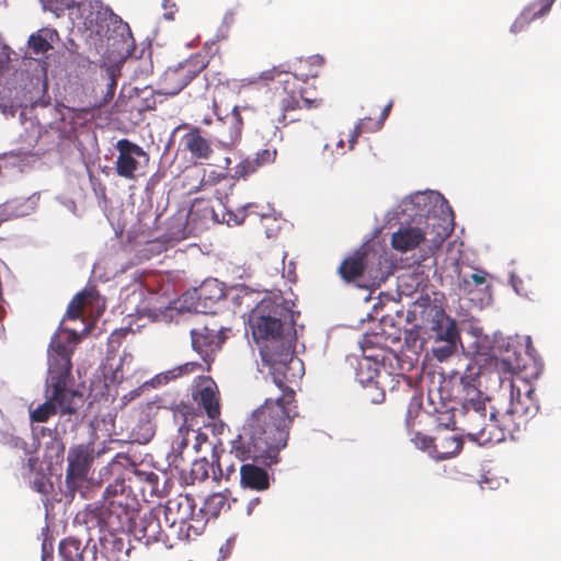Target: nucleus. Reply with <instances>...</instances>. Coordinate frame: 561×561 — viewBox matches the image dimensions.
I'll return each mask as SVG.
<instances>
[{
	"instance_id": "nucleus-53",
	"label": "nucleus",
	"mask_w": 561,
	"mask_h": 561,
	"mask_svg": "<svg viewBox=\"0 0 561 561\" xmlns=\"http://www.w3.org/2000/svg\"><path fill=\"white\" fill-rule=\"evenodd\" d=\"M115 90H116V80H115L114 76L111 75L108 77V82H107V88H106V93H105V96L103 100V104L110 102L113 99V96L115 94Z\"/></svg>"
},
{
	"instance_id": "nucleus-36",
	"label": "nucleus",
	"mask_w": 561,
	"mask_h": 561,
	"mask_svg": "<svg viewBox=\"0 0 561 561\" xmlns=\"http://www.w3.org/2000/svg\"><path fill=\"white\" fill-rule=\"evenodd\" d=\"M211 462L206 458L197 459L192 463L191 476L194 480L204 481L210 476Z\"/></svg>"
},
{
	"instance_id": "nucleus-64",
	"label": "nucleus",
	"mask_w": 561,
	"mask_h": 561,
	"mask_svg": "<svg viewBox=\"0 0 561 561\" xmlns=\"http://www.w3.org/2000/svg\"><path fill=\"white\" fill-rule=\"evenodd\" d=\"M154 403L153 402H147L145 404V407L148 409V410H151L153 408Z\"/></svg>"
},
{
	"instance_id": "nucleus-19",
	"label": "nucleus",
	"mask_w": 561,
	"mask_h": 561,
	"mask_svg": "<svg viewBox=\"0 0 561 561\" xmlns=\"http://www.w3.org/2000/svg\"><path fill=\"white\" fill-rule=\"evenodd\" d=\"M162 513L159 508L146 513L140 520V533L142 537L149 541H167L172 535L164 526Z\"/></svg>"
},
{
	"instance_id": "nucleus-48",
	"label": "nucleus",
	"mask_w": 561,
	"mask_h": 561,
	"mask_svg": "<svg viewBox=\"0 0 561 561\" xmlns=\"http://www.w3.org/2000/svg\"><path fill=\"white\" fill-rule=\"evenodd\" d=\"M230 121H231V123L237 125L234 135L231 136V140H234L236 138L240 137L241 125H242V117H241V114H240L238 107H233L231 115H230Z\"/></svg>"
},
{
	"instance_id": "nucleus-46",
	"label": "nucleus",
	"mask_w": 561,
	"mask_h": 561,
	"mask_svg": "<svg viewBox=\"0 0 561 561\" xmlns=\"http://www.w3.org/2000/svg\"><path fill=\"white\" fill-rule=\"evenodd\" d=\"M533 21L529 12H526L525 10L522 12V14L515 20V22L511 26V31L515 34L523 32L529 23Z\"/></svg>"
},
{
	"instance_id": "nucleus-27",
	"label": "nucleus",
	"mask_w": 561,
	"mask_h": 561,
	"mask_svg": "<svg viewBox=\"0 0 561 561\" xmlns=\"http://www.w3.org/2000/svg\"><path fill=\"white\" fill-rule=\"evenodd\" d=\"M188 220L192 222H201L203 225L211 222H220L222 218L216 213L209 202L204 198H195L188 211Z\"/></svg>"
},
{
	"instance_id": "nucleus-3",
	"label": "nucleus",
	"mask_w": 561,
	"mask_h": 561,
	"mask_svg": "<svg viewBox=\"0 0 561 561\" xmlns=\"http://www.w3.org/2000/svg\"><path fill=\"white\" fill-rule=\"evenodd\" d=\"M80 336L76 330L64 329L55 333L47 350L48 373L45 381L46 401L30 408L31 422L45 423L57 414H76L83 405V394L73 389L71 357Z\"/></svg>"
},
{
	"instance_id": "nucleus-4",
	"label": "nucleus",
	"mask_w": 561,
	"mask_h": 561,
	"mask_svg": "<svg viewBox=\"0 0 561 561\" xmlns=\"http://www.w3.org/2000/svg\"><path fill=\"white\" fill-rule=\"evenodd\" d=\"M138 502L130 494L124 480L116 479L103 492V504L88 507L82 512V519L88 528L98 527L101 531L131 533L138 514Z\"/></svg>"
},
{
	"instance_id": "nucleus-50",
	"label": "nucleus",
	"mask_w": 561,
	"mask_h": 561,
	"mask_svg": "<svg viewBox=\"0 0 561 561\" xmlns=\"http://www.w3.org/2000/svg\"><path fill=\"white\" fill-rule=\"evenodd\" d=\"M194 433V445L195 451H199L202 446L208 442V435L202 431H192Z\"/></svg>"
},
{
	"instance_id": "nucleus-21",
	"label": "nucleus",
	"mask_w": 561,
	"mask_h": 561,
	"mask_svg": "<svg viewBox=\"0 0 561 561\" xmlns=\"http://www.w3.org/2000/svg\"><path fill=\"white\" fill-rule=\"evenodd\" d=\"M231 457L233 455H230V449L226 453L224 449L219 451L217 447L213 448L211 477L215 481L230 480L231 477L237 476V466Z\"/></svg>"
},
{
	"instance_id": "nucleus-44",
	"label": "nucleus",
	"mask_w": 561,
	"mask_h": 561,
	"mask_svg": "<svg viewBox=\"0 0 561 561\" xmlns=\"http://www.w3.org/2000/svg\"><path fill=\"white\" fill-rule=\"evenodd\" d=\"M430 197L424 193H416L412 195L409 199V202L405 203V205H412L415 208H419V210H415V215L424 216V208L428 204Z\"/></svg>"
},
{
	"instance_id": "nucleus-5",
	"label": "nucleus",
	"mask_w": 561,
	"mask_h": 561,
	"mask_svg": "<svg viewBox=\"0 0 561 561\" xmlns=\"http://www.w3.org/2000/svg\"><path fill=\"white\" fill-rule=\"evenodd\" d=\"M419 321L415 327H424L433 332L437 345L432 348L434 357L443 362L447 359L455 351L459 332L457 323L445 310L432 302L430 298L416 300L409 310L408 320Z\"/></svg>"
},
{
	"instance_id": "nucleus-10",
	"label": "nucleus",
	"mask_w": 561,
	"mask_h": 561,
	"mask_svg": "<svg viewBox=\"0 0 561 561\" xmlns=\"http://www.w3.org/2000/svg\"><path fill=\"white\" fill-rule=\"evenodd\" d=\"M45 11L53 12L56 16L64 14L66 10L77 7L84 24L89 27L100 26L115 16L111 8L99 0H39Z\"/></svg>"
},
{
	"instance_id": "nucleus-2",
	"label": "nucleus",
	"mask_w": 561,
	"mask_h": 561,
	"mask_svg": "<svg viewBox=\"0 0 561 561\" xmlns=\"http://www.w3.org/2000/svg\"><path fill=\"white\" fill-rule=\"evenodd\" d=\"M275 399H266L228 442L230 455L244 462L263 461L271 466L278 461V454L287 445L288 428L295 411V390L279 389Z\"/></svg>"
},
{
	"instance_id": "nucleus-40",
	"label": "nucleus",
	"mask_w": 561,
	"mask_h": 561,
	"mask_svg": "<svg viewBox=\"0 0 561 561\" xmlns=\"http://www.w3.org/2000/svg\"><path fill=\"white\" fill-rule=\"evenodd\" d=\"M368 383L365 386V398L370 400L373 403H380L385 400V392L379 390L376 382L373 381V377H368Z\"/></svg>"
},
{
	"instance_id": "nucleus-9",
	"label": "nucleus",
	"mask_w": 561,
	"mask_h": 561,
	"mask_svg": "<svg viewBox=\"0 0 561 561\" xmlns=\"http://www.w3.org/2000/svg\"><path fill=\"white\" fill-rule=\"evenodd\" d=\"M207 54H195L176 67L168 68L160 78L158 94L176 95L208 66Z\"/></svg>"
},
{
	"instance_id": "nucleus-52",
	"label": "nucleus",
	"mask_w": 561,
	"mask_h": 561,
	"mask_svg": "<svg viewBox=\"0 0 561 561\" xmlns=\"http://www.w3.org/2000/svg\"><path fill=\"white\" fill-rule=\"evenodd\" d=\"M140 428L145 430V433L141 435V437H137L136 439L141 443H147L150 440V438L153 436V428L150 421H146Z\"/></svg>"
},
{
	"instance_id": "nucleus-31",
	"label": "nucleus",
	"mask_w": 561,
	"mask_h": 561,
	"mask_svg": "<svg viewBox=\"0 0 561 561\" xmlns=\"http://www.w3.org/2000/svg\"><path fill=\"white\" fill-rule=\"evenodd\" d=\"M191 430L187 426H180L178 436L172 442V451L169 455L170 463L174 467H179L178 460L181 458V454L188 445V435Z\"/></svg>"
},
{
	"instance_id": "nucleus-8",
	"label": "nucleus",
	"mask_w": 561,
	"mask_h": 561,
	"mask_svg": "<svg viewBox=\"0 0 561 561\" xmlns=\"http://www.w3.org/2000/svg\"><path fill=\"white\" fill-rule=\"evenodd\" d=\"M499 420V410L490 411L488 416L485 405L466 409L462 410V431L479 445L500 443L505 439V434Z\"/></svg>"
},
{
	"instance_id": "nucleus-47",
	"label": "nucleus",
	"mask_w": 561,
	"mask_h": 561,
	"mask_svg": "<svg viewBox=\"0 0 561 561\" xmlns=\"http://www.w3.org/2000/svg\"><path fill=\"white\" fill-rule=\"evenodd\" d=\"M486 273L484 271H478L476 273H472L469 278L465 277L462 278V286L466 288L471 283H474L477 286L483 285L486 282Z\"/></svg>"
},
{
	"instance_id": "nucleus-45",
	"label": "nucleus",
	"mask_w": 561,
	"mask_h": 561,
	"mask_svg": "<svg viewBox=\"0 0 561 561\" xmlns=\"http://www.w3.org/2000/svg\"><path fill=\"white\" fill-rule=\"evenodd\" d=\"M449 234L447 229H444V234L438 233V236L433 240L432 245L427 248V250L416 260L419 264L423 261L427 260L432 255H434L435 251L440 247L444 239Z\"/></svg>"
},
{
	"instance_id": "nucleus-22",
	"label": "nucleus",
	"mask_w": 561,
	"mask_h": 561,
	"mask_svg": "<svg viewBox=\"0 0 561 561\" xmlns=\"http://www.w3.org/2000/svg\"><path fill=\"white\" fill-rule=\"evenodd\" d=\"M205 363H198V362H187L184 364H181L179 366H175L167 371H163L161 374L156 375L149 383L152 387L165 385L169 381L176 380L179 378H182L184 376L192 375L196 371H209L210 369H206Z\"/></svg>"
},
{
	"instance_id": "nucleus-7",
	"label": "nucleus",
	"mask_w": 561,
	"mask_h": 561,
	"mask_svg": "<svg viewBox=\"0 0 561 561\" xmlns=\"http://www.w3.org/2000/svg\"><path fill=\"white\" fill-rule=\"evenodd\" d=\"M539 411L538 400L535 398V388L525 379L522 380V387L515 381L511 383V402L508 408L499 411V422L504 434L513 435L522 426L533 419Z\"/></svg>"
},
{
	"instance_id": "nucleus-16",
	"label": "nucleus",
	"mask_w": 561,
	"mask_h": 561,
	"mask_svg": "<svg viewBox=\"0 0 561 561\" xmlns=\"http://www.w3.org/2000/svg\"><path fill=\"white\" fill-rule=\"evenodd\" d=\"M195 298L192 308L201 313H214V307L225 298V289L221 283L215 278L206 279L198 288L193 290Z\"/></svg>"
},
{
	"instance_id": "nucleus-57",
	"label": "nucleus",
	"mask_w": 561,
	"mask_h": 561,
	"mask_svg": "<svg viewBox=\"0 0 561 561\" xmlns=\"http://www.w3.org/2000/svg\"><path fill=\"white\" fill-rule=\"evenodd\" d=\"M276 69L267 70L262 73V78L266 80H273L275 78V75H279Z\"/></svg>"
},
{
	"instance_id": "nucleus-1",
	"label": "nucleus",
	"mask_w": 561,
	"mask_h": 561,
	"mask_svg": "<svg viewBox=\"0 0 561 561\" xmlns=\"http://www.w3.org/2000/svg\"><path fill=\"white\" fill-rule=\"evenodd\" d=\"M254 291L241 288L233 300L250 310L249 328L253 340L260 346L261 357L270 368V375L278 389H294L293 386L305 374L304 363L295 355L289 335L284 334L282 317L284 307L265 297L259 302Z\"/></svg>"
},
{
	"instance_id": "nucleus-32",
	"label": "nucleus",
	"mask_w": 561,
	"mask_h": 561,
	"mask_svg": "<svg viewBox=\"0 0 561 561\" xmlns=\"http://www.w3.org/2000/svg\"><path fill=\"white\" fill-rule=\"evenodd\" d=\"M227 179V174L224 172H218L215 170L209 171L208 173L204 172L203 178L199 181L197 186H194L190 190V193H197L202 191H209L210 193H218L217 190H214L217 184Z\"/></svg>"
},
{
	"instance_id": "nucleus-58",
	"label": "nucleus",
	"mask_w": 561,
	"mask_h": 561,
	"mask_svg": "<svg viewBox=\"0 0 561 561\" xmlns=\"http://www.w3.org/2000/svg\"><path fill=\"white\" fill-rule=\"evenodd\" d=\"M230 163H231L230 158L226 157V158L224 159V164H222V165H220V167H221L222 169H225V170H228V168H229Z\"/></svg>"
},
{
	"instance_id": "nucleus-43",
	"label": "nucleus",
	"mask_w": 561,
	"mask_h": 561,
	"mask_svg": "<svg viewBox=\"0 0 561 561\" xmlns=\"http://www.w3.org/2000/svg\"><path fill=\"white\" fill-rule=\"evenodd\" d=\"M501 366L514 375L523 373L526 368V364L519 356H516L514 359H511L510 357L502 358Z\"/></svg>"
},
{
	"instance_id": "nucleus-54",
	"label": "nucleus",
	"mask_w": 561,
	"mask_h": 561,
	"mask_svg": "<svg viewBox=\"0 0 561 561\" xmlns=\"http://www.w3.org/2000/svg\"><path fill=\"white\" fill-rule=\"evenodd\" d=\"M10 444L13 447L19 448V449H23L25 453H27V443L25 440H23L22 438L12 436L10 438Z\"/></svg>"
},
{
	"instance_id": "nucleus-15",
	"label": "nucleus",
	"mask_w": 561,
	"mask_h": 561,
	"mask_svg": "<svg viewBox=\"0 0 561 561\" xmlns=\"http://www.w3.org/2000/svg\"><path fill=\"white\" fill-rule=\"evenodd\" d=\"M260 206L254 203L247 204L242 210L238 214L227 211L222 214V221L227 222V225H241L244 222L248 216H256L261 219V224L265 230L267 238L277 237L280 231V220L272 214H266L261 211Z\"/></svg>"
},
{
	"instance_id": "nucleus-28",
	"label": "nucleus",
	"mask_w": 561,
	"mask_h": 561,
	"mask_svg": "<svg viewBox=\"0 0 561 561\" xmlns=\"http://www.w3.org/2000/svg\"><path fill=\"white\" fill-rule=\"evenodd\" d=\"M230 507L228 499L222 493H214L209 495L203 506L197 512L198 518H204L205 525L209 518H216L222 511H228Z\"/></svg>"
},
{
	"instance_id": "nucleus-33",
	"label": "nucleus",
	"mask_w": 561,
	"mask_h": 561,
	"mask_svg": "<svg viewBox=\"0 0 561 561\" xmlns=\"http://www.w3.org/2000/svg\"><path fill=\"white\" fill-rule=\"evenodd\" d=\"M158 90L145 89L141 94L135 100V107L139 112L152 111L157 107Z\"/></svg>"
},
{
	"instance_id": "nucleus-14",
	"label": "nucleus",
	"mask_w": 561,
	"mask_h": 561,
	"mask_svg": "<svg viewBox=\"0 0 561 561\" xmlns=\"http://www.w3.org/2000/svg\"><path fill=\"white\" fill-rule=\"evenodd\" d=\"M180 130H185L180 145L193 159L206 161L213 157L214 149L211 141L204 135V131L199 127L182 123L174 129V131Z\"/></svg>"
},
{
	"instance_id": "nucleus-49",
	"label": "nucleus",
	"mask_w": 561,
	"mask_h": 561,
	"mask_svg": "<svg viewBox=\"0 0 561 561\" xmlns=\"http://www.w3.org/2000/svg\"><path fill=\"white\" fill-rule=\"evenodd\" d=\"M420 408H421L420 401L417 399L413 398L412 401L410 402V405H409L408 412H407L405 423H407L408 427L412 426V419L414 417V414L416 415Z\"/></svg>"
},
{
	"instance_id": "nucleus-23",
	"label": "nucleus",
	"mask_w": 561,
	"mask_h": 561,
	"mask_svg": "<svg viewBox=\"0 0 561 561\" xmlns=\"http://www.w3.org/2000/svg\"><path fill=\"white\" fill-rule=\"evenodd\" d=\"M423 241H425L424 232L416 227H401L391 237V244L393 249L401 252L413 250Z\"/></svg>"
},
{
	"instance_id": "nucleus-51",
	"label": "nucleus",
	"mask_w": 561,
	"mask_h": 561,
	"mask_svg": "<svg viewBox=\"0 0 561 561\" xmlns=\"http://www.w3.org/2000/svg\"><path fill=\"white\" fill-rule=\"evenodd\" d=\"M393 106V102L392 101H389L388 104L382 108V112H381V115H380V118L373 123L374 126H375V129H380L383 125V122L388 118L390 112H391V108Z\"/></svg>"
},
{
	"instance_id": "nucleus-55",
	"label": "nucleus",
	"mask_w": 561,
	"mask_h": 561,
	"mask_svg": "<svg viewBox=\"0 0 561 561\" xmlns=\"http://www.w3.org/2000/svg\"><path fill=\"white\" fill-rule=\"evenodd\" d=\"M34 489L39 493H47L46 483L44 477L36 478L33 482Z\"/></svg>"
},
{
	"instance_id": "nucleus-25",
	"label": "nucleus",
	"mask_w": 561,
	"mask_h": 561,
	"mask_svg": "<svg viewBox=\"0 0 561 561\" xmlns=\"http://www.w3.org/2000/svg\"><path fill=\"white\" fill-rule=\"evenodd\" d=\"M365 267L366 252L356 251L341 263L339 271L343 279L353 282L363 275Z\"/></svg>"
},
{
	"instance_id": "nucleus-38",
	"label": "nucleus",
	"mask_w": 561,
	"mask_h": 561,
	"mask_svg": "<svg viewBox=\"0 0 561 561\" xmlns=\"http://www.w3.org/2000/svg\"><path fill=\"white\" fill-rule=\"evenodd\" d=\"M371 123V119L369 117L363 118L358 122V124L354 127L352 130L350 137H348V145L350 149H353L357 138L362 135L364 131H375V126H369Z\"/></svg>"
},
{
	"instance_id": "nucleus-26",
	"label": "nucleus",
	"mask_w": 561,
	"mask_h": 561,
	"mask_svg": "<svg viewBox=\"0 0 561 561\" xmlns=\"http://www.w3.org/2000/svg\"><path fill=\"white\" fill-rule=\"evenodd\" d=\"M463 446V440L459 436L448 435L436 438L433 458L435 460H445L457 456Z\"/></svg>"
},
{
	"instance_id": "nucleus-63",
	"label": "nucleus",
	"mask_w": 561,
	"mask_h": 561,
	"mask_svg": "<svg viewBox=\"0 0 561 561\" xmlns=\"http://www.w3.org/2000/svg\"><path fill=\"white\" fill-rule=\"evenodd\" d=\"M336 146H337L339 148L343 149L344 141H343V139H342V138H341V139H339V141L336 142Z\"/></svg>"
},
{
	"instance_id": "nucleus-20",
	"label": "nucleus",
	"mask_w": 561,
	"mask_h": 561,
	"mask_svg": "<svg viewBox=\"0 0 561 561\" xmlns=\"http://www.w3.org/2000/svg\"><path fill=\"white\" fill-rule=\"evenodd\" d=\"M240 485L243 489L264 491L270 488V476L264 468L254 463H243L239 468Z\"/></svg>"
},
{
	"instance_id": "nucleus-37",
	"label": "nucleus",
	"mask_w": 561,
	"mask_h": 561,
	"mask_svg": "<svg viewBox=\"0 0 561 561\" xmlns=\"http://www.w3.org/2000/svg\"><path fill=\"white\" fill-rule=\"evenodd\" d=\"M554 0H536L525 9L526 12H529L533 21L546 15L550 10Z\"/></svg>"
},
{
	"instance_id": "nucleus-6",
	"label": "nucleus",
	"mask_w": 561,
	"mask_h": 561,
	"mask_svg": "<svg viewBox=\"0 0 561 561\" xmlns=\"http://www.w3.org/2000/svg\"><path fill=\"white\" fill-rule=\"evenodd\" d=\"M159 510L162 513L164 526L181 541L193 540L205 529V520L198 518L194 499L190 495L170 499Z\"/></svg>"
},
{
	"instance_id": "nucleus-42",
	"label": "nucleus",
	"mask_w": 561,
	"mask_h": 561,
	"mask_svg": "<svg viewBox=\"0 0 561 561\" xmlns=\"http://www.w3.org/2000/svg\"><path fill=\"white\" fill-rule=\"evenodd\" d=\"M117 534H123L122 531H113L107 533L100 537V542L103 547L106 548L107 545H112L113 550L122 551L124 548L123 538L118 537Z\"/></svg>"
},
{
	"instance_id": "nucleus-30",
	"label": "nucleus",
	"mask_w": 561,
	"mask_h": 561,
	"mask_svg": "<svg viewBox=\"0 0 561 561\" xmlns=\"http://www.w3.org/2000/svg\"><path fill=\"white\" fill-rule=\"evenodd\" d=\"M57 36V32L49 28H42L28 38V47L35 55H44L53 49L51 42Z\"/></svg>"
},
{
	"instance_id": "nucleus-29",
	"label": "nucleus",
	"mask_w": 561,
	"mask_h": 561,
	"mask_svg": "<svg viewBox=\"0 0 561 561\" xmlns=\"http://www.w3.org/2000/svg\"><path fill=\"white\" fill-rule=\"evenodd\" d=\"M473 379L468 377L460 378L462 389V410L471 408H480L486 404V398L483 393L472 383Z\"/></svg>"
},
{
	"instance_id": "nucleus-35",
	"label": "nucleus",
	"mask_w": 561,
	"mask_h": 561,
	"mask_svg": "<svg viewBox=\"0 0 561 561\" xmlns=\"http://www.w3.org/2000/svg\"><path fill=\"white\" fill-rule=\"evenodd\" d=\"M454 408H448L445 404H442V408L435 407L433 409V413L436 415V422L439 427L449 428L451 426H455V414H454Z\"/></svg>"
},
{
	"instance_id": "nucleus-12",
	"label": "nucleus",
	"mask_w": 561,
	"mask_h": 561,
	"mask_svg": "<svg viewBox=\"0 0 561 561\" xmlns=\"http://www.w3.org/2000/svg\"><path fill=\"white\" fill-rule=\"evenodd\" d=\"M115 148L117 157L115 161L116 174L129 181H136L145 173L149 163V154L139 145L127 138L119 139Z\"/></svg>"
},
{
	"instance_id": "nucleus-59",
	"label": "nucleus",
	"mask_w": 561,
	"mask_h": 561,
	"mask_svg": "<svg viewBox=\"0 0 561 561\" xmlns=\"http://www.w3.org/2000/svg\"><path fill=\"white\" fill-rule=\"evenodd\" d=\"M140 394V389H135L128 393L130 399H134L135 397H138Z\"/></svg>"
},
{
	"instance_id": "nucleus-34",
	"label": "nucleus",
	"mask_w": 561,
	"mask_h": 561,
	"mask_svg": "<svg viewBox=\"0 0 561 561\" xmlns=\"http://www.w3.org/2000/svg\"><path fill=\"white\" fill-rule=\"evenodd\" d=\"M88 296L89 294L87 291H80L73 296V298L70 300L68 305L66 312V317L68 319L76 320L80 318V316L83 312V308Z\"/></svg>"
},
{
	"instance_id": "nucleus-18",
	"label": "nucleus",
	"mask_w": 561,
	"mask_h": 561,
	"mask_svg": "<svg viewBox=\"0 0 561 561\" xmlns=\"http://www.w3.org/2000/svg\"><path fill=\"white\" fill-rule=\"evenodd\" d=\"M276 156L275 149H263L257 151L254 157H245L233 168L231 176L236 180H245L261 168L272 164Z\"/></svg>"
},
{
	"instance_id": "nucleus-56",
	"label": "nucleus",
	"mask_w": 561,
	"mask_h": 561,
	"mask_svg": "<svg viewBox=\"0 0 561 561\" xmlns=\"http://www.w3.org/2000/svg\"><path fill=\"white\" fill-rule=\"evenodd\" d=\"M217 422H215L213 424V433L214 434H222L224 433V430L226 427V423L219 419L216 420Z\"/></svg>"
},
{
	"instance_id": "nucleus-60",
	"label": "nucleus",
	"mask_w": 561,
	"mask_h": 561,
	"mask_svg": "<svg viewBox=\"0 0 561 561\" xmlns=\"http://www.w3.org/2000/svg\"><path fill=\"white\" fill-rule=\"evenodd\" d=\"M147 479L150 482H154V481L158 480V476L156 473H153V472H150Z\"/></svg>"
},
{
	"instance_id": "nucleus-62",
	"label": "nucleus",
	"mask_w": 561,
	"mask_h": 561,
	"mask_svg": "<svg viewBox=\"0 0 561 561\" xmlns=\"http://www.w3.org/2000/svg\"><path fill=\"white\" fill-rule=\"evenodd\" d=\"M317 59H318V67L324 62V58L320 55L317 56Z\"/></svg>"
},
{
	"instance_id": "nucleus-39",
	"label": "nucleus",
	"mask_w": 561,
	"mask_h": 561,
	"mask_svg": "<svg viewBox=\"0 0 561 561\" xmlns=\"http://www.w3.org/2000/svg\"><path fill=\"white\" fill-rule=\"evenodd\" d=\"M371 123V119L369 117L363 118L358 122V124L354 127L352 130L350 137H348V145L350 149H353L357 138L362 135L364 131H375V126H369Z\"/></svg>"
},
{
	"instance_id": "nucleus-24",
	"label": "nucleus",
	"mask_w": 561,
	"mask_h": 561,
	"mask_svg": "<svg viewBox=\"0 0 561 561\" xmlns=\"http://www.w3.org/2000/svg\"><path fill=\"white\" fill-rule=\"evenodd\" d=\"M91 547L82 546L80 539L73 536L64 538L58 546V553L64 561H85Z\"/></svg>"
},
{
	"instance_id": "nucleus-17",
	"label": "nucleus",
	"mask_w": 561,
	"mask_h": 561,
	"mask_svg": "<svg viewBox=\"0 0 561 561\" xmlns=\"http://www.w3.org/2000/svg\"><path fill=\"white\" fill-rule=\"evenodd\" d=\"M198 407L204 410L207 417L217 420L221 414L220 393L216 382L209 377H202V382L194 393Z\"/></svg>"
},
{
	"instance_id": "nucleus-11",
	"label": "nucleus",
	"mask_w": 561,
	"mask_h": 561,
	"mask_svg": "<svg viewBox=\"0 0 561 561\" xmlns=\"http://www.w3.org/2000/svg\"><path fill=\"white\" fill-rule=\"evenodd\" d=\"M93 459L94 449L91 444H78L69 448L65 480L67 495L73 497L83 488Z\"/></svg>"
},
{
	"instance_id": "nucleus-41",
	"label": "nucleus",
	"mask_w": 561,
	"mask_h": 561,
	"mask_svg": "<svg viewBox=\"0 0 561 561\" xmlns=\"http://www.w3.org/2000/svg\"><path fill=\"white\" fill-rule=\"evenodd\" d=\"M412 440L414 442L417 448L427 451L433 457L436 439L432 438L431 436L424 435L420 432H416Z\"/></svg>"
},
{
	"instance_id": "nucleus-13",
	"label": "nucleus",
	"mask_w": 561,
	"mask_h": 561,
	"mask_svg": "<svg viewBox=\"0 0 561 561\" xmlns=\"http://www.w3.org/2000/svg\"><path fill=\"white\" fill-rule=\"evenodd\" d=\"M226 329L222 327L203 325L191 330V342L193 350L202 357L206 369H210L215 354L220 351L226 341Z\"/></svg>"
},
{
	"instance_id": "nucleus-61",
	"label": "nucleus",
	"mask_w": 561,
	"mask_h": 561,
	"mask_svg": "<svg viewBox=\"0 0 561 561\" xmlns=\"http://www.w3.org/2000/svg\"><path fill=\"white\" fill-rule=\"evenodd\" d=\"M121 458H123V459H125V460H128V459H129V458H128V456H126V455H124V454H117V455H116V457H115V460H118V459H121Z\"/></svg>"
}]
</instances>
